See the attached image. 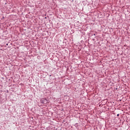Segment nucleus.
Instances as JSON below:
<instances>
[{
  "label": "nucleus",
  "mask_w": 130,
  "mask_h": 130,
  "mask_svg": "<svg viewBox=\"0 0 130 130\" xmlns=\"http://www.w3.org/2000/svg\"><path fill=\"white\" fill-rule=\"evenodd\" d=\"M119 116V114H117V116Z\"/></svg>",
  "instance_id": "nucleus-2"
},
{
  "label": "nucleus",
  "mask_w": 130,
  "mask_h": 130,
  "mask_svg": "<svg viewBox=\"0 0 130 130\" xmlns=\"http://www.w3.org/2000/svg\"><path fill=\"white\" fill-rule=\"evenodd\" d=\"M41 103H43V104L44 103V102H43V101L42 100H41Z\"/></svg>",
  "instance_id": "nucleus-1"
}]
</instances>
